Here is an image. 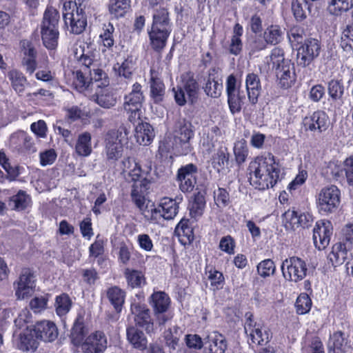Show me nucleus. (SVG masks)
<instances>
[{
    "label": "nucleus",
    "instance_id": "9b49d317",
    "mask_svg": "<svg viewBox=\"0 0 353 353\" xmlns=\"http://www.w3.org/2000/svg\"><path fill=\"white\" fill-rule=\"evenodd\" d=\"M197 172L198 168L193 163L187 164L178 170L176 180L179 182V188L183 192H190L193 190L196 184Z\"/></svg>",
    "mask_w": 353,
    "mask_h": 353
},
{
    "label": "nucleus",
    "instance_id": "a18cd8bd",
    "mask_svg": "<svg viewBox=\"0 0 353 353\" xmlns=\"http://www.w3.org/2000/svg\"><path fill=\"white\" fill-rule=\"evenodd\" d=\"M340 46L345 53V57H350L353 54V32L351 30V26H347L343 30Z\"/></svg>",
    "mask_w": 353,
    "mask_h": 353
},
{
    "label": "nucleus",
    "instance_id": "052dcab7",
    "mask_svg": "<svg viewBox=\"0 0 353 353\" xmlns=\"http://www.w3.org/2000/svg\"><path fill=\"white\" fill-rule=\"evenodd\" d=\"M295 306L298 314H304L310 310L312 301L307 294H301L298 296Z\"/></svg>",
    "mask_w": 353,
    "mask_h": 353
},
{
    "label": "nucleus",
    "instance_id": "09e8293b",
    "mask_svg": "<svg viewBox=\"0 0 353 353\" xmlns=\"http://www.w3.org/2000/svg\"><path fill=\"white\" fill-rule=\"evenodd\" d=\"M245 101V96L243 92L241 90L228 96V102L232 113L239 112Z\"/></svg>",
    "mask_w": 353,
    "mask_h": 353
},
{
    "label": "nucleus",
    "instance_id": "f704fd0d",
    "mask_svg": "<svg viewBox=\"0 0 353 353\" xmlns=\"http://www.w3.org/2000/svg\"><path fill=\"white\" fill-rule=\"evenodd\" d=\"M130 0H109L108 11L114 18L123 17L130 8Z\"/></svg>",
    "mask_w": 353,
    "mask_h": 353
},
{
    "label": "nucleus",
    "instance_id": "37998d69",
    "mask_svg": "<svg viewBox=\"0 0 353 353\" xmlns=\"http://www.w3.org/2000/svg\"><path fill=\"white\" fill-rule=\"evenodd\" d=\"M60 15L59 11L54 8L48 7L44 12L42 28H58Z\"/></svg>",
    "mask_w": 353,
    "mask_h": 353
},
{
    "label": "nucleus",
    "instance_id": "dca6fc26",
    "mask_svg": "<svg viewBox=\"0 0 353 353\" xmlns=\"http://www.w3.org/2000/svg\"><path fill=\"white\" fill-rule=\"evenodd\" d=\"M203 85L205 93L212 98H218L221 96L223 84L219 75V68L213 67L208 71Z\"/></svg>",
    "mask_w": 353,
    "mask_h": 353
},
{
    "label": "nucleus",
    "instance_id": "1a4fd4ad",
    "mask_svg": "<svg viewBox=\"0 0 353 353\" xmlns=\"http://www.w3.org/2000/svg\"><path fill=\"white\" fill-rule=\"evenodd\" d=\"M171 32L172 26L152 23L148 30L152 48L157 52L161 51L165 47Z\"/></svg>",
    "mask_w": 353,
    "mask_h": 353
},
{
    "label": "nucleus",
    "instance_id": "3c124183",
    "mask_svg": "<svg viewBox=\"0 0 353 353\" xmlns=\"http://www.w3.org/2000/svg\"><path fill=\"white\" fill-rule=\"evenodd\" d=\"M142 182L134 183L132 186L131 190V198L132 201L134 203L136 206L140 210H143L145 208V196L141 190L142 188Z\"/></svg>",
    "mask_w": 353,
    "mask_h": 353
},
{
    "label": "nucleus",
    "instance_id": "bf43d9fd",
    "mask_svg": "<svg viewBox=\"0 0 353 353\" xmlns=\"http://www.w3.org/2000/svg\"><path fill=\"white\" fill-rule=\"evenodd\" d=\"M234 153L235 160L239 165L245 161L248 155V148L245 141L242 140L235 143Z\"/></svg>",
    "mask_w": 353,
    "mask_h": 353
},
{
    "label": "nucleus",
    "instance_id": "39448f33",
    "mask_svg": "<svg viewBox=\"0 0 353 353\" xmlns=\"http://www.w3.org/2000/svg\"><path fill=\"white\" fill-rule=\"evenodd\" d=\"M244 330L252 343L265 345L272 338V333L263 325L254 319L253 314L248 312L245 314Z\"/></svg>",
    "mask_w": 353,
    "mask_h": 353
},
{
    "label": "nucleus",
    "instance_id": "4c0bfd02",
    "mask_svg": "<svg viewBox=\"0 0 353 353\" xmlns=\"http://www.w3.org/2000/svg\"><path fill=\"white\" fill-rule=\"evenodd\" d=\"M284 31L278 25L268 26L263 32V38L269 45L279 43L283 37Z\"/></svg>",
    "mask_w": 353,
    "mask_h": 353
},
{
    "label": "nucleus",
    "instance_id": "a211bd4d",
    "mask_svg": "<svg viewBox=\"0 0 353 353\" xmlns=\"http://www.w3.org/2000/svg\"><path fill=\"white\" fill-rule=\"evenodd\" d=\"M17 285L15 294L18 299H25L31 294L34 287V281L33 273L30 270H22Z\"/></svg>",
    "mask_w": 353,
    "mask_h": 353
},
{
    "label": "nucleus",
    "instance_id": "f257e3e1",
    "mask_svg": "<svg viewBox=\"0 0 353 353\" xmlns=\"http://www.w3.org/2000/svg\"><path fill=\"white\" fill-rule=\"evenodd\" d=\"M257 165L250 174V184L259 190L272 188L278 181L280 174L279 163L272 154L257 157L254 163Z\"/></svg>",
    "mask_w": 353,
    "mask_h": 353
},
{
    "label": "nucleus",
    "instance_id": "72a5a7b5",
    "mask_svg": "<svg viewBox=\"0 0 353 353\" xmlns=\"http://www.w3.org/2000/svg\"><path fill=\"white\" fill-rule=\"evenodd\" d=\"M91 90L108 86L110 80L107 74L102 69L93 68L89 71Z\"/></svg>",
    "mask_w": 353,
    "mask_h": 353
},
{
    "label": "nucleus",
    "instance_id": "5fc2aeb1",
    "mask_svg": "<svg viewBox=\"0 0 353 353\" xmlns=\"http://www.w3.org/2000/svg\"><path fill=\"white\" fill-rule=\"evenodd\" d=\"M85 70H77L74 78L73 84L81 92L91 89L90 78L85 76Z\"/></svg>",
    "mask_w": 353,
    "mask_h": 353
},
{
    "label": "nucleus",
    "instance_id": "ea45409f",
    "mask_svg": "<svg viewBox=\"0 0 353 353\" xmlns=\"http://www.w3.org/2000/svg\"><path fill=\"white\" fill-rule=\"evenodd\" d=\"M72 305V301L67 294L57 296L54 303L56 314L60 317L65 316L70 312Z\"/></svg>",
    "mask_w": 353,
    "mask_h": 353
},
{
    "label": "nucleus",
    "instance_id": "cd10ccee",
    "mask_svg": "<svg viewBox=\"0 0 353 353\" xmlns=\"http://www.w3.org/2000/svg\"><path fill=\"white\" fill-rule=\"evenodd\" d=\"M87 333L88 330L84 325V315L79 313L70 333L72 343L77 346L81 345Z\"/></svg>",
    "mask_w": 353,
    "mask_h": 353
},
{
    "label": "nucleus",
    "instance_id": "2eb2a0df",
    "mask_svg": "<svg viewBox=\"0 0 353 353\" xmlns=\"http://www.w3.org/2000/svg\"><path fill=\"white\" fill-rule=\"evenodd\" d=\"M58 329L52 321L43 320L38 321L34 325L32 334L44 342L54 341L58 336Z\"/></svg>",
    "mask_w": 353,
    "mask_h": 353
},
{
    "label": "nucleus",
    "instance_id": "aec40b11",
    "mask_svg": "<svg viewBox=\"0 0 353 353\" xmlns=\"http://www.w3.org/2000/svg\"><path fill=\"white\" fill-rule=\"evenodd\" d=\"M329 123V118L323 111L314 112L311 116L306 117L303 120V125L306 130L319 132L325 131Z\"/></svg>",
    "mask_w": 353,
    "mask_h": 353
},
{
    "label": "nucleus",
    "instance_id": "6e6552de",
    "mask_svg": "<svg viewBox=\"0 0 353 353\" xmlns=\"http://www.w3.org/2000/svg\"><path fill=\"white\" fill-rule=\"evenodd\" d=\"M321 45L316 39H308L298 48L296 63L302 67L308 66L320 54Z\"/></svg>",
    "mask_w": 353,
    "mask_h": 353
},
{
    "label": "nucleus",
    "instance_id": "603ef678",
    "mask_svg": "<svg viewBox=\"0 0 353 353\" xmlns=\"http://www.w3.org/2000/svg\"><path fill=\"white\" fill-rule=\"evenodd\" d=\"M328 94L332 101L341 100L345 92L343 83L339 80H332L327 85Z\"/></svg>",
    "mask_w": 353,
    "mask_h": 353
},
{
    "label": "nucleus",
    "instance_id": "c9c22d12",
    "mask_svg": "<svg viewBox=\"0 0 353 353\" xmlns=\"http://www.w3.org/2000/svg\"><path fill=\"white\" fill-rule=\"evenodd\" d=\"M106 295L114 309L120 312L125 301V292L118 286H112L107 290Z\"/></svg>",
    "mask_w": 353,
    "mask_h": 353
},
{
    "label": "nucleus",
    "instance_id": "338daca9",
    "mask_svg": "<svg viewBox=\"0 0 353 353\" xmlns=\"http://www.w3.org/2000/svg\"><path fill=\"white\" fill-rule=\"evenodd\" d=\"M214 197L216 204L221 208L225 207L230 202L228 192L222 188H219L214 192Z\"/></svg>",
    "mask_w": 353,
    "mask_h": 353
},
{
    "label": "nucleus",
    "instance_id": "c756f323",
    "mask_svg": "<svg viewBox=\"0 0 353 353\" xmlns=\"http://www.w3.org/2000/svg\"><path fill=\"white\" fill-rule=\"evenodd\" d=\"M346 345L344 334L341 331L334 332L328 341V353H345Z\"/></svg>",
    "mask_w": 353,
    "mask_h": 353
},
{
    "label": "nucleus",
    "instance_id": "f8f14e48",
    "mask_svg": "<svg viewBox=\"0 0 353 353\" xmlns=\"http://www.w3.org/2000/svg\"><path fill=\"white\" fill-rule=\"evenodd\" d=\"M108 341L101 331H95L87 336L81 344L84 353H103L107 348Z\"/></svg>",
    "mask_w": 353,
    "mask_h": 353
},
{
    "label": "nucleus",
    "instance_id": "f3484780",
    "mask_svg": "<svg viewBox=\"0 0 353 353\" xmlns=\"http://www.w3.org/2000/svg\"><path fill=\"white\" fill-rule=\"evenodd\" d=\"M85 8V6L81 3L80 0L65 2L63 8L66 12L63 14L65 24L68 26V21H87Z\"/></svg>",
    "mask_w": 353,
    "mask_h": 353
},
{
    "label": "nucleus",
    "instance_id": "b1692460",
    "mask_svg": "<svg viewBox=\"0 0 353 353\" xmlns=\"http://www.w3.org/2000/svg\"><path fill=\"white\" fill-rule=\"evenodd\" d=\"M150 97L154 103H159L163 100L165 94V85L159 77V73L154 69L150 70V79L149 81Z\"/></svg>",
    "mask_w": 353,
    "mask_h": 353
},
{
    "label": "nucleus",
    "instance_id": "13d9d810",
    "mask_svg": "<svg viewBox=\"0 0 353 353\" xmlns=\"http://www.w3.org/2000/svg\"><path fill=\"white\" fill-rule=\"evenodd\" d=\"M152 23L172 26L168 10L164 7H159L154 10Z\"/></svg>",
    "mask_w": 353,
    "mask_h": 353
},
{
    "label": "nucleus",
    "instance_id": "4d7b16f0",
    "mask_svg": "<svg viewBox=\"0 0 353 353\" xmlns=\"http://www.w3.org/2000/svg\"><path fill=\"white\" fill-rule=\"evenodd\" d=\"M174 331L172 328H169L164 332V339L165 341V345L169 347L170 351H174L176 349L179 345V338L178 336L179 327L174 326L173 327Z\"/></svg>",
    "mask_w": 353,
    "mask_h": 353
},
{
    "label": "nucleus",
    "instance_id": "2f4dec72",
    "mask_svg": "<svg viewBox=\"0 0 353 353\" xmlns=\"http://www.w3.org/2000/svg\"><path fill=\"white\" fill-rule=\"evenodd\" d=\"M170 304L168 295L163 292H154L151 296V305L154 312H167Z\"/></svg>",
    "mask_w": 353,
    "mask_h": 353
},
{
    "label": "nucleus",
    "instance_id": "0eeeda50",
    "mask_svg": "<svg viewBox=\"0 0 353 353\" xmlns=\"http://www.w3.org/2000/svg\"><path fill=\"white\" fill-rule=\"evenodd\" d=\"M281 270L286 280L296 283L306 276L307 268L303 259L292 256L283 261Z\"/></svg>",
    "mask_w": 353,
    "mask_h": 353
},
{
    "label": "nucleus",
    "instance_id": "8fccbe9b",
    "mask_svg": "<svg viewBox=\"0 0 353 353\" xmlns=\"http://www.w3.org/2000/svg\"><path fill=\"white\" fill-rule=\"evenodd\" d=\"M305 8L310 10L307 0H292V11L297 21H302L307 17Z\"/></svg>",
    "mask_w": 353,
    "mask_h": 353
},
{
    "label": "nucleus",
    "instance_id": "c03bdc74",
    "mask_svg": "<svg viewBox=\"0 0 353 353\" xmlns=\"http://www.w3.org/2000/svg\"><path fill=\"white\" fill-rule=\"evenodd\" d=\"M340 46L345 53V57H350L353 54V32L351 30V26H347L343 30Z\"/></svg>",
    "mask_w": 353,
    "mask_h": 353
},
{
    "label": "nucleus",
    "instance_id": "7c9ffc66",
    "mask_svg": "<svg viewBox=\"0 0 353 353\" xmlns=\"http://www.w3.org/2000/svg\"><path fill=\"white\" fill-rule=\"evenodd\" d=\"M347 251L345 243H337L333 245L328 259L334 266L342 265L347 259Z\"/></svg>",
    "mask_w": 353,
    "mask_h": 353
},
{
    "label": "nucleus",
    "instance_id": "f03ea898",
    "mask_svg": "<svg viewBox=\"0 0 353 353\" xmlns=\"http://www.w3.org/2000/svg\"><path fill=\"white\" fill-rule=\"evenodd\" d=\"M270 57L269 65H272V69L274 71L281 87L283 88L291 87L295 81V74L292 71L293 66L290 61L284 58L283 50L281 48H275L272 50Z\"/></svg>",
    "mask_w": 353,
    "mask_h": 353
},
{
    "label": "nucleus",
    "instance_id": "e433bc0d",
    "mask_svg": "<svg viewBox=\"0 0 353 353\" xmlns=\"http://www.w3.org/2000/svg\"><path fill=\"white\" fill-rule=\"evenodd\" d=\"M230 154L228 148L225 146H220L216 152L214 153L212 158V163L213 167L219 172L228 168L229 164Z\"/></svg>",
    "mask_w": 353,
    "mask_h": 353
},
{
    "label": "nucleus",
    "instance_id": "4468645a",
    "mask_svg": "<svg viewBox=\"0 0 353 353\" xmlns=\"http://www.w3.org/2000/svg\"><path fill=\"white\" fill-rule=\"evenodd\" d=\"M132 314L136 326L143 328L148 334L154 331V323L150 311L145 305L133 304L131 306Z\"/></svg>",
    "mask_w": 353,
    "mask_h": 353
},
{
    "label": "nucleus",
    "instance_id": "6e6d98bb",
    "mask_svg": "<svg viewBox=\"0 0 353 353\" xmlns=\"http://www.w3.org/2000/svg\"><path fill=\"white\" fill-rule=\"evenodd\" d=\"M114 70L120 77L130 79L133 74L134 64L132 60L125 59L121 64L117 63L114 65Z\"/></svg>",
    "mask_w": 353,
    "mask_h": 353
},
{
    "label": "nucleus",
    "instance_id": "423d86ee",
    "mask_svg": "<svg viewBox=\"0 0 353 353\" xmlns=\"http://www.w3.org/2000/svg\"><path fill=\"white\" fill-rule=\"evenodd\" d=\"M341 192L335 185L325 187L317 196L316 205L322 214L334 212L340 204Z\"/></svg>",
    "mask_w": 353,
    "mask_h": 353
},
{
    "label": "nucleus",
    "instance_id": "c85d7f7f",
    "mask_svg": "<svg viewBox=\"0 0 353 353\" xmlns=\"http://www.w3.org/2000/svg\"><path fill=\"white\" fill-rule=\"evenodd\" d=\"M7 76L14 90L19 95H22L28 84L25 75L21 71L13 69L8 72Z\"/></svg>",
    "mask_w": 353,
    "mask_h": 353
},
{
    "label": "nucleus",
    "instance_id": "774afa93",
    "mask_svg": "<svg viewBox=\"0 0 353 353\" xmlns=\"http://www.w3.org/2000/svg\"><path fill=\"white\" fill-rule=\"evenodd\" d=\"M268 43L264 38L256 36L249 43L250 54H254L267 48Z\"/></svg>",
    "mask_w": 353,
    "mask_h": 353
},
{
    "label": "nucleus",
    "instance_id": "680f3d73",
    "mask_svg": "<svg viewBox=\"0 0 353 353\" xmlns=\"http://www.w3.org/2000/svg\"><path fill=\"white\" fill-rule=\"evenodd\" d=\"M276 270L274 263L271 259H265L259 263L257 265V272L259 274L265 278L272 275Z\"/></svg>",
    "mask_w": 353,
    "mask_h": 353
},
{
    "label": "nucleus",
    "instance_id": "473e14b6",
    "mask_svg": "<svg viewBox=\"0 0 353 353\" xmlns=\"http://www.w3.org/2000/svg\"><path fill=\"white\" fill-rule=\"evenodd\" d=\"M92 136L90 132H85L78 136L75 145V151L78 155L88 157L92 152Z\"/></svg>",
    "mask_w": 353,
    "mask_h": 353
},
{
    "label": "nucleus",
    "instance_id": "0e129e2a",
    "mask_svg": "<svg viewBox=\"0 0 353 353\" xmlns=\"http://www.w3.org/2000/svg\"><path fill=\"white\" fill-rule=\"evenodd\" d=\"M18 347L19 350L23 352L34 351L37 348V343L31 335L23 334L20 336Z\"/></svg>",
    "mask_w": 353,
    "mask_h": 353
},
{
    "label": "nucleus",
    "instance_id": "a878e982",
    "mask_svg": "<svg viewBox=\"0 0 353 353\" xmlns=\"http://www.w3.org/2000/svg\"><path fill=\"white\" fill-rule=\"evenodd\" d=\"M126 336L128 341L133 347L140 350L146 349L148 339L145 334L136 326L129 325L127 327Z\"/></svg>",
    "mask_w": 353,
    "mask_h": 353
},
{
    "label": "nucleus",
    "instance_id": "7ed1b4c3",
    "mask_svg": "<svg viewBox=\"0 0 353 353\" xmlns=\"http://www.w3.org/2000/svg\"><path fill=\"white\" fill-rule=\"evenodd\" d=\"M127 139L120 129L109 131L104 139V155L109 164H114L123 156V141Z\"/></svg>",
    "mask_w": 353,
    "mask_h": 353
},
{
    "label": "nucleus",
    "instance_id": "ddd939ff",
    "mask_svg": "<svg viewBox=\"0 0 353 353\" xmlns=\"http://www.w3.org/2000/svg\"><path fill=\"white\" fill-rule=\"evenodd\" d=\"M142 86L138 83L132 85V90L124 97L123 108L127 112L138 114L144 101Z\"/></svg>",
    "mask_w": 353,
    "mask_h": 353
},
{
    "label": "nucleus",
    "instance_id": "49530a36",
    "mask_svg": "<svg viewBox=\"0 0 353 353\" xmlns=\"http://www.w3.org/2000/svg\"><path fill=\"white\" fill-rule=\"evenodd\" d=\"M205 206V201L204 196L198 192L194 196V199L190 204V214L192 218L196 219L201 216Z\"/></svg>",
    "mask_w": 353,
    "mask_h": 353
},
{
    "label": "nucleus",
    "instance_id": "9d476101",
    "mask_svg": "<svg viewBox=\"0 0 353 353\" xmlns=\"http://www.w3.org/2000/svg\"><path fill=\"white\" fill-rule=\"evenodd\" d=\"M333 227L330 221L320 220L316 223L313 230V241L319 250L325 249L330 243Z\"/></svg>",
    "mask_w": 353,
    "mask_h": 353
},
{
    "label": "nucleus",
    "instance_id": "20e7f679",
    "mask_svg": "<svg viewBox=\"0 0 353 353\" xmlns=\"http://www.w3.org/2000/svg\"><path fill=\"white\" fill-rule=\"evenodd\" d=\"M192 123L185 120H179L174 127V148L182 155H186L192 150L190 143L194 137V130Z\"/></svg>",
    "mask_w": 353,
    "mask_h": 353
},
{
    "label": "nucleus",
    "instance_id": "393cba45",
    "mask_svg": "<svg viewBox=\"0 0 353 353\" xmlns=\"http://www.w3.org/2000/svg\"><path fill=\"white\" fill-rule=\"evenodd\" d=\"M204 344L210 353H224L227 349L225 338L218 332H212L204 338Z\"/></svg>",
    "mask_w": 353,
    "mask_h": 353
},
{
    "label": "nucleus",
    "instance_id": "4be33fe9",
    "mask_svg": "<svg viewBox=\"0 0 353 353\" xmlns=\"http://www.w3.org/2000/svg\"><path fill=\"white\" fill-rule=\"evenodd\" d=\"M179 206L175 200L169 198H163L158 207L152 210V212L156 215L159 214L165 219H172L178 212Z\"/></svg>",
    "mask_w": 353,
    "mask_h": 353
},
{
    "label": "nucleus",
    "instance_id": "6ab92c4d",
    "mask_svg": "<svg viewBox=\"0 0 353 353\" xmlns=\"http://www.w3.org/2000/svg\"><path fill=\"white\" fill-rule=\"evenodd\" d=\"M91 99L100 107L105 109L114 107L117 101L115 93L109 85L94 90Z\"/></svg>",
    "mask_w": 353,
    "mask_h": 353
},
{
    "label": "nucleus",
    "instance_id": "58836bf2",
    "mask_svg": "<svg viewBox=\"0 0 353 353\" xmlns=\"http://www.w3.org/2000/svg\"><path fill=\"white\" fill-rule=\"evenodd\" d=\"M327 5L330 13L338 16L353 8V0H328Z\"/></svg>",
    "mask_w": 353,
    "mask_h": 353
},
{
    "label": "nucleus",
    "instance_id": "79ce46f5",
    "mask_svg": "<svg viewBox=\"0 0 353 353\" xmlns=\"http://www.w3.org/2000/svg\"><path fill=\"white\" fill-rule=\"evenodd\" d=\"M31 202L30 196L23 190H19L17 194L10 198L9 205L17 210H23L28 207Z\"/></svg>",
    "mask_w": 353,
    "mask_h": 353
},
{
    "label": "nucleus",
    "instance_id": "412c9836",
    "mask_svg": "<svg viewBox=\"0 0 353 353\" xmlns=\"http://www.w3.org/2000/svg\"><path fill=\"white\" fill-rule=\"evenodd\" d=\"M181 86L185 91L188 99L193 103L196 99L199 85L190 71L183 72L181 77Z\"/></svg>",
    "mask_w": 353,
    "mask_h": 353
},
{
    "label": "nucleus",
    "instance_id": "864d4df0",
    "mask_svg": "<svg viewBox=\"0 0 353 353\" xmlns=\"http://www.w3.org/2000/svg\"><path fill=\"white\" fill-rule=\"evenodd\" d=\"M175 232L180 237H185L189 243L194 240L193 228L188 219H181L176 227Z\"/></svg>",
    "mask_w": 353,
    "mask_h": 353
},
{
    "label": "nucleus",
    "instance_id": "a19ab883",
    "mask_svg": "<svg viewBox=\"0 0 353 353\" xmlns=\"http://www.w3.org/2000/svg\"><path fill=\"white\" fill-rule=\"evenodd\" d=\"M41 33L43 45L48 49H54L58 43V28L41 27Z\"/></svg>",
    "mask_w": 353,
    "mask_h": 353
},
{
    "label": "nucleus",
    "instance_id": "de8ad7c7",
    "mask_svg": "<svg viewBox=\"0 0 353 353\" xmlns=\"http://www.w3.org/2000/svg\"><path fill=\"white\" fill-rule=\"evenodd\" d=\"M124 274L128 285L132 288H141L145 283L144 275L140 271L127 268Z\"/></svg>",
    "mask_w": 353,
    "mask_h": 353
},
{
    "label": "nucleus",
    "instance_id": "69168bd1",
    "mask_svg": "<svg viewBox=\"0 0 353 353\" xmlns=\"http://www.w3.org/2000/svg\"><path fill=\"white\" fill-rule=\"evenodd\" d=\"M208 279L210 281V284L213 287L214 290L222 288L224 284L223 274L216 270L209 271Z\"/></svg>",
    "mask_w": 353,
    "mask_h": 353
},
{
    "label": "nucleus",
    "instance_id": "e2e57ef3",
    "mask_svg": "<svg viewBox=\"0 0 353 353\" xmlns=\"http://www.w3.org/2000/svg\"><path fill=\"white\" fill-rule=\"evenodd\" d=\"M103 30V32L101 34L100 37L102 39L103 46L107 48L112 47L114 43L112 35L114 31V26L110 23L104 24Z\"/></svg>",
    "mask_w": 353,
    "mask_h": 353
},
{
    "label": "nucleus",
    "instance_id": "bb28decb",
    "mask_svg": "<svg viewBox=\"0 0 353 353\" xmlns=\"http://www.w3.org/2000/svg\"><path fill=\"white\" fill-rule=\"evenodd\" d=\"M134 137L140 145H148L154 137L152 126L146 122L139 123L134 129Z\"/></svg>",
    "mask_w": 353,
    "mask_h": 353
},
{
    "label": "nucleus",
    "instance_id": "5701e85b",
    "mask_svg": "<svg viewBox=\"0 0 353 353\" xmlns=\"http://www.w3.org/2000/svg\"><path fill=\"white\" fill-rule=\"evenodd\" d=\"M245 85L249 101L252 105L256 104L261 91L259 76L254 73L248 74L245 78Z\"/></svg>",
    "mask_w": 353,
    "mask_h": 353
}]
</instances>
